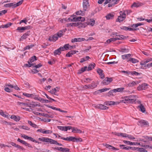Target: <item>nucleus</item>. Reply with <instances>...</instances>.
I'll return each mask as SVG.
<instances>
[{
	"instance_id": "1",
	"label": "nucleus",
	"mask_w": 152,
	"mask_h": 152,
	"mask_svg": "<svg viewBox=\"0 0 152 152\" xmlns=\"http://www.w3.org/2000/svg\"><path fill=\"white\" fill-rule=\"evenodd\" d=\"M134 95L126 96L123 98V99L120 101L121 102L125 104L132 103L135 101Z\"/></svg>"
},
{
	"instance_id": "2",
	"label": "nucleus",
	"mask_w": 152,
	"mask_h": 152,
	"mask_svg": "<svg viewBox=\"0 0 152 152\" xmlns=\"http://www.w3.org/2000/svg\"><path fill=\"white\" fill-rule=\"evenodd\" d=\"M152 61V58H147L141 61L140 62V64L142 67H144L145 69L148 68L146 66L147 64V63H148Z\"/></svg>"
},
{
	"instance_id": "3",
	"label": "nucleus",
	"mask_w": 152,
	"mask_h": 152,
	"mask_svg": "<svg viewBox=\"0 0 152 152\" xmlns=\"http://www.w3.org/2000/svg\"><path fill=\"white\" fill-rule=\"evenodd\" d=\"M120 15L116 20V21L120 23L125 19L126 16H125L124 14H123L122 11H120Z\"/></svg>"
},
{
	"instance_id": "4",
	"label": "nucleus",
	"mask_w": 152,
	"mask_h": 152,
	"mask_svg": "<svg viewBox=\"0 0 152 152\" xmlns=\"http://www.w3.org/2000/svg\"><path fill=\"white\" fill-rule=\"evenodd\" d=\"M113 80L111 77H106L102 82V83L104 85H106L109 84Z\"/></svg>"
},
{
	"instance_id": "5",
	"label": "nucleus",
	"mask_w": 152,
	"mask_h": 152,
	"mask_svg": "<svg viewBox=\"0 0 152 152\" xmlns=\"http://www.w3.org/2000/svg\"><path fill=\"white\" fill-rule=\"evenodd\" d=\"M83 10L84 11H87V9L89 7L88 2V0H83Z\"/></svg>"
},
{
	"instance_id": "6",
	"label": "nucleus",
	"mask_w": 152,
	"mask_h": 152,
	"mask_svg": "<svg viewBox=\"0 0 152 152\" xmlns=\"http://www.w3.org/2000/svg\"><path fill=\"white\" fill-rule=\"evenodd\" d=\"M69 141L73 142H81L82 141V139L81 138H76L73 137H69Z\"/></svg>"
},
{
	"instance_id": "7",
	"label": "nucleus",
	"mask_w": 152,
	"mask_h": 152,
	"mask_svg": "<svg viewBox=\"0 0 152 152\" xmlns=\"http://www.w3.org/2000/svg\"><path fill=\"white\" fill-rule=\"evenodd\" d=\"M148 85L147 84L143 83L139 86L137 87V88L139 91L145 90L148 88Z\"/></svg>"
},
{
	"instance_id": "8",
	"label": "nucleus",
	"mask_w": 152,
	"mask_h": 152,
	"mask_svg": "<svg viewBox=\"0 0 152 152\" xmlns=\"http://www.w3.org/2000/svg\"><path fill=\"white\" fill-rule=\"evenodd\" d=\"M31 27L30 26H27L25 27H18L17 30L20 31V32H22L23 31L28 30L31 29Z\"/></svg>"
},
{
	"instance_id": "9",
	"label": "nucleus",
	"mask_w": 152,
	"mask_h": 152,
	"mask_svg": "<svg viewBox=\"0 0 152 152\" xmlns=\"http://www.w3.org/2000/svg\"><path fill=\"white\" fill-rule=\"evenodd\" d=\"M17 140L18 142H20L26 146H28L29 148H33L31 145L30 144L28 143L25 141L21 140L20 138H18Z\"/></svg>"
},
{
	"instance_id": "10",
	"label": "nucleus",
	"mask_w": 152,
	"mask_h": 152,
	"mask_svg": "<svg viewBox=\"0 0 152 152\" xmlns=\"http://www.w3.org/2000/svg\"><path fill=\"white\" fill-rule=\"evenodd\" d=\"M17 140L18 142H20L26 146H28L29 148H33L31 145L30 144L28 143L25 141L21 140L20 138H18Z\"/></svg>"
},
{
	"instance_id": "11",
	"label": "nucleus",
	"mask_w": 152,
	"mask_h": 152,
	"mask_svg": "<svg viewBox=\"0 0 152 152\" xmlns=\"http://www.w3.org/2000/svg\"><path fill=\"white\" fill-rule=\"evenodd\" d=\"M95 107L96 108L103 110H106L108 108V107L107 106L101 104H98L95 106Z\"/></svg>"
},
{
	"instance_id": "12",
	"label": "nucleus",
	"mask_w": 152,
	"mask_h": 152,
	"mask_svg": "<svg viewBox=\"0 0 152 152\" xmlns=\"http://www.w3.org/2000/svg\"><path fill=\"white\" fill-rule=\"evenodd\" d=\"M22 137L25 139L29 140L31 141H32L33 142L37 143H39V142L37 141L34 139L33 138L31 137H28V136L26 135H22Z\"/></svg>"
},
{
	"instance_id": "13",
	"label": "nucleus",
	"mask_w": 152,
	"mask_h": 152,
	"mask_svg": "<svg viewBox=\"0 0 152 152\" xmlns=\"http://www.w3.org/2000/svg\"><path fill=\"white\" fill-rule=\"evenodd\" d=\"M76 15H71L69 18L68 19L65 18L64 19V21H66L67 22H75V17Z\"/></svg>"
},
{
	"instance_id": "14",
	"label": "nucleus",
	"mask_w": 152,
	"mask_h": 152,
	"mask_svg": "<svg viewBox=\"0 0 152 152\" xmlns=\"http://www.w3.org/2000/svg\"><path fill=\"white\" fill-rule=\"evenodd\" d=\"M30 31H28L26 33H24L20 37V41L26 39L27 37L30 35Z\"/></svg>"
},
{
	"instance_id": "15",
	"label": "nucleus",
	"mask_w": 152,
	"mask_h": 152,
	"mask_svg": "<svg viewBox=\"0 0 152 152\" xmlns=\"http://www.w3.org/2000/svg\"><path fill=\"white\" fill-rule=\"evenodd\" d=\"M60 89V88L58 87H57L56 88L52 89L51 90H50V91L49 92L51 93L52 94H54L55 95H58L57 94H56V93L59 91Z\"/></svg>"
},
{
	"instance_id": "16",
	"label": "nucleus",
	"mask_w": 152,
	"mask_h": 152,
	"mask_svg": "<svg viewBox=\"0 0 152 152\" xmlns=\"http://www.w3.org/2000/svg\"><path fill=\"white\" fill-rule=\"evenodd\" d=\"M66 28L63 29L58 32L56 34L58 37H60L63 35L64 33L66 31Z\"/></svg>"
},
{
	"instance_id": "17",
	"label": "nucleus",
	"mask_w": 152,
	"mask_h": 152,
	"mask_svg": "<svg viewBox=\"0 0 152 152\" xmlns=\"http://www.w3.org/2000/svg\"><path fill=\"white\" fill-rule=\"evenodd\" d=\"M78 52V51L72 50L69 51L68 53L66 55V56L67 57H70L72 56L73 54L76 53H77Z\"/></svg>"
},
{
	"instance_id": "18",
	"label": "nucleus",
	"mask_w": 152,
	"mask_h": 152,
	"mask_svg": "<svg viewBox=\"0 0 152 152\" xmlns=\"http://www.w3.org/2000/svg\"><path fill=\"white\" fill-rule=\"evenodd\" d=\"M58 37L56 34H55L52 37H50L49 40L50 41L55 42L58 39Z\"/></svg>"
},
{
	"instance_id": "19",
	"label": "nucleus",
	"mask_w": 152,
	"mask_h": 152,
	"mask_svg": "<svg viewBox=\"0 0 152 152\" xmlns=\"http://www.w3.org/2000/svg\"><path fill=\"white\" fill-rule=\"evenodd\" d=\"M10 118L16 122L19 121L20 120V117L19 116H16L14 115H12Z\"/></svg>"
},
{
	"instance_id": "20",
	"label": "nucleus",
	"mask_w": 152,
	"mask_h": 152,
	"mask_svg": "<svg viewBox=\"0 0 152 152\" xmlns=\"http://www.w3.org/2000/svg\"><path fill=\"white\" fill-rule=\"evenodd\" d=\"M117 36H116V37H115V40H117L124 39L126 38V37L123 35H119L118 33V34H117Z\"/></svg>"
},
{
	"instance_id": "21",
	"label": "nucleus",
	"mask_w": 152,
	"mask_h": 152,
	"mask_svg": "<svg viewBox=\"0 0 152 152\" xmlns=\"http://www.w3.org/2000/svg\"><path fill=\"white\" fill-rule=\"evenodd\" d=\"M46 142H49L51 144L56 145L57 142V141H56L55 140H54L49 138L47 137Z\"/></svg>"
},
{
	"instance_id": "22",
	"label": "nucleus",
	"mask_w": 152,
	"mask_h": 152,
	"mask_svg": "<svg viewBox=\"0 0 152 152\" xmlns=\"http://www.w3.org/2000/svg\"><path fill=\"white\" fill-rule=\"evenodd\" d=\"M127 62H130L134 64L137 63L138 62V61L135 58H132L131 57L129 58V59L127 61Z\"/></svg>"
},
{
	"instance_id": "23",
	"label": "nucleus",
	"mask_w": 152,
	"mask_h": 152,
	"mask_svg": "<svg viewBox=\"0 0 152 152\" xmlns=\"http://www.w3.org/2000/svg\"><path fill=\"white\" fill-rule=\"evenodd\" d=\"M137 107L139 108V110L142 113H145V109L144 106L142 104H140Z\"/></svg>"
},
{
	"instance_id": "24",
	"label": "nucleus",
	"mask_w": 152,
	"mask_h": 152,
	"mask_svg": "<svg viewBox=\"0 0 152 152\" xmlns=\"http://www.w3.org/2000/svg\"><path fill=\"white\" fill-rule=\"evenodd\" d=\"M97 71L98 74L101 76V78L103 79L104 78V75L103 74V71L100 69L99 68L97 70Z\"/></svg>"
},
{
	"instance_id": "25",
	"label": "nucleus",
	"mask_w": 152,
	"mask_h": 152,
	"mask_svg": "<svg viewBox=\"0 0 152 152\" xmlns=\"http://www.w3.org/2000/svg\"><path fill=\"white\" fill-rule=\"evenodd\" d=\"M132 55L131 54H128L122 55L121 56V57L124 60L126 59L127 60H128L129 59V58Z\"/></svg>"
},
{
	"instance_id": "26",
	"label": "nucleus",
	"mask_w": 152,
	"mask_h": 152,
	"mask_svg": "<svg viewBox=\"0 0 152 152\" xmlns=\"http://www.w3.org/2000/svg\"><path fill=\"white\" fill-rule=\"evenodd\" d=\"M139 123H140V125L142 126L143 125H148V122L144 120H142L139 121Z\"/></svg>"
},
{
	"instance_id": "27",
	"label": "nucleus",
	"mask_w": 152,
	"mask_h": 152,
	"mask_svg": "<svg viewBox=\"0 0 152 152\" xmlns=\"http://www.w3.org/2000/svg\"><path fill=\"white\" fill-rule=\"evenodd\" d=\"M85 20V19L83 17H82L81 16L76 17L75 16V22L80 21L81 22H83Z\"/></svg>"
},
{
	"instance_id": "28",
	"label": "nucleus",
	"mask_w": 152,
	"mask_h": 152,
	"mask_svg": "<svg viewBox=\"0 0 152 152\" xmlns=\"http://www.w3.org/2000/svg\"><path fill=\"white\" fill-rule=\"evenodd\" d=\"M138 83L137 81V83L136 82L133 81L131 83H130L126 85L127 86L129 87H133L136 85Z\"/></svg>"
},
{
	"instance_id": "29",
	"label": "nucleus",
	"mask_w": 152,
	"mask_h": 152,
	"mask_svg": "<svg viewBox=\"0 0 152 152\" xmlns=\"http://www.w3.org/2000/svg\"><path fill=\"white\" fill-rule=\"evenodd\" d=\"M36 57L35 56H34L32 57L28 61V64H32V62L34 61H35L36 60Z\"/></svg>"
},
{
	"instance_id": "30",
	"label": "nucleus",
	"mask_w": 152,
	"mask_h": 152,
	"mask_svg": "<svg viewBox=\"0 0 152 152\" xmlns=\"http://www.w3.org/2000/svg\"><path fill=\"white\" fill-rule=\"evenodd\" d=\"M58 149L59 151H61L62 152H69V151H70L69 149L66 148L59 147Z\"/></svg>"
},
{
	"instance_id": "31",
	"label": "nucleus",
	"mask_w": 152,
	"mask_h": 152,
	"mask_svg": "<svg viewBox=\"0 0 152 152\" xmlns=\"http://www.w3.org/2000/svg\"><path fill=\"white\" fill-rule=\"evenodd\" d=\"M29 101V100L26 99V102H18L17 103L18 105H20L21 104L25 106H26L28 107V102Z\"/></svg>"
},
{
	"instance_id": "32",
	"label": "nucleus",
	"mask_w": 152,
	"mask_h": 152,
	"mask_svg": "<svg viewBox=\"0 0 152 152\" xmlns=\"http://www.w3.org/2000/svg\"><path fill=\"white\" fill-rule=\"evenodd\" d=\"M124 89V88L122 87L114 89H113V92L115 93L116 92H122Z\"/></svg>"
},
{
	"instance_id": "33",
	"label": "nucleus",
	"mask_w": 152,
	"mask_h": 152,
	"mask_svg": "<svg viewBox=\"0 0 152 152\" xmlns=\"http://www.w3.org/2000/svg\"><path fill=\"white\" fill-rule=\"evenodd\" d=\"M95 66V64L94 63L93 64H91L89 65L88 67H87V70L88 71H89L92 70L93 69H94Z\"/></svg>"
},
{
	"instance_id": "34",
	"label": "nucleus",
	"mask_w": 152,
	"mask_h": 152,
	"mask_svg": "<svg viewBox=\"0 0 152 152\" xmlns=\"http://www.w3.org/2000/svg\"><path fill=\"white\" fill-rule=\"evenodd\" d=\"M114 17V15L113 14H109L106 16V18L107 20L113 19Z\"/></svg>"
},
{
	"instance_id": "35",
	"label": "nucleus",
	"mask_w": 152,
	"mask_h": 152,
	"mask_svg": "<svg viewBox=\"0 0 152 152\" xmlns=\"http://www.w3.org/2000/svg\"><path fill=\"white\" fill-rule=\"evenodd\" d=\"M79 25V23L77 22L67 24V26H77Z\"/></svg>"
},
{
	"instance_id": "36",
	"label": "nucleus",
	"mask_w": 152,
	"mask_h": 152,
	"mask_svg": "<svg viewBox=\"0 0 152 152\" xmlns=\"http://www.w3.org/2000/svg\"><path fill=\"white\" fill-rule=\"evenodd\" d=\"M91 89H93L95 88L97 86V85L94 82H92L91 84L89 85Z\"/></svg>"
},
{
	"instance_id": "37",
	"label": "nucleus",
	"mask_w": 152,
	"mask_h": 152,
	"mask_svg": "<svg viewBox=\"0 0 152 152\" xmlns=\"http://www.w3.org/2000/svg\"><path fill=\"white\" fill-rule=\"evenodd\" d=\"M12 25V23H9L5 25H3L0 26V28H7L10 27Z\"/></svg>"
},
{
	"instance_id": "38",
	"label": "nucleus",
	"mask_w": 152,
	"mask_h": 152,
	"mask_svg": "<svg viewBox=\"0 0 152 152\" xmlns=\"http://www.w3.org/2000/svg\"><path fill=\"white\" fill-rule=\"evenodd\" d=\"M58 128L62 131H66L67 130V129H66V126H57Z\"/></svg>"
},
{
	"instance_id": "39",
	"label": "nucleus",
	"mask_w": 152,
	"mask_h": 152,
	"mask_svg": "<svg viewBox=\"0 0 152 152\" xmlns=\"http://www.w3.org/2000/svg\"><path fill=\"white\" fill-rule=\"evenodd\" d=\"M142 4L139 3H134L131 6L132 7H137L141 6Z\"/></svg>"
},
{
	"instance_id": "40",
	"label": "nucleus",
	"mask_w": 152,
	"mask_h": 152,
	"mask_svg": "<svg viewBox=\"0 0 152 152\" xmlns=\"http://www.w3.org/2000/svg\"><path fill=\"white\" fill-rule=\"evenodd\" d=\"M132 12V11L130 10H124V12H122V13H123V14H124L126 16V15H129Z\"/></svg>"
},
{
	"instance_id": "41",
	"label": "nucleus",
	"mask_w": 152,
	"mask_h": 152,
	"mask_svg": "<svg viewBox=\"0 0 152 152\" xmlns=\"http://www.w3.org/2000/svg\"><path fill=\"white\" fill-rule=\"evenodd\" d=\"M120 147L121 149L128 150H129V146L126 147L125 145H120Z\"/></svg>"
},
{
	"instance_id": "42",
	"label": "nucleus",
	"mask_w": 152,
	"mask_h": 152,
	"mask_svg": "<svg viewBox=\"0 0 152 152\" xmlns=\"http://www.w3.org/2000/svg\"><path fill=\"white\" fill-rule=\"evenodd\" d=\"M72 132L80 133L82 132V131L76 128H73V129L72 130Z\"/></svg>"
},
{
	"instance_id": "43",
	"label": "nucleus",
	"mask_w": 152,
	"mask_h": 152,
	"mask_svg": "<svg viewBox=\"0 0 152 152\" xmlns=\"http://www.w3.org/2000/svg\"><path fill=\"white\" fill-rule=\"evenodd\" d=\"M143 24L141 23H137L135 24H133L132 25L131 27L133 28H136L138 27V26H140L143 25Z\"/></svg>"
},
{
	"instance_id": "44",
	"label": "nucleus",
	"mask_w": 152,
	"mask_h": 152,
	"mask_svg": "<svg viewBox=\"0 0 152 152\" xmlns=\"http://www.w3.org/2000/svg\"><path fill=\"white\" fill-rule=\"evenodd\" d=\"M85 11L83 10V11H82L81 10L78 11L76 12V14L77 15H81L83 16L85 13Z\"/></svg>"
},
{
	"instance_id": "45",
	"label": "nucleus",
	"mask_w": 152,
	"mask_h": 152,
	"mask_svg": "<svg viewBox=\"0 0 152 152\" xmlns=\"http://www.w3.org/2000/svg\"><path fill=\"white\" fill-rule=\"evenodd\" d=\"M87 67L86 66H85L84 68H81V69L80 70L78 71L77 73H78V74H81L82 73L84 72L86 70H87Z\"/></svg>"
},
{
	"instance_id": "46",
	"label": "nucleus",
	"mask_w": 152,
	"mask_h": 152,
	"mask_svg": "<svg viewBox=\"0 0 152 152\" xmlns=\"http://www.w3.org/2000/svg\"><path fill=\"white\" fill-rule=\"evenodd\" d=\"M28 123L33 127L36 128L37 127V125L34 123H33L31 121H28Z\"/></svg>"
},
{
	"instance_id": "47",
	"label": "nucleus",
	"mask_w": 152,
	"mask_h": 152,
	"mask_svg": "<svg viewBox=\"0 0 152 152\" xmlns=\"http://www.w3.org/2000/svg\"><path fill=\"white\" fill-rule=\"evenodd\" d=\"M129 73L131 74V75H135V76H138L140 75V73H139L138 72H137L135 71H132L131 72H130Z\"/></svg>"
},
{
	"instance_id": "48",
	"label": "nucleus",
	"mask_w": 152,
	"mask_h": 152,
	"mask_svg": "<svg viewBox=\"0 0 152 152\" xmlns=\"http://www.w3.org/2000/svg\"><path fill=\"white\" fill-rule=\"evenodd\" d=\"M81 88L83 90L87 89H91L89 85H85L84 86H82L81 87Z\"/></svg>"
},
{
	"instance_id": "49",
	"label": "nucleus",
	"mask_w": 152,
	"mask_h": 152,
	"mask_svg": "<svg viewBox=\"0 0 152 152\" xmlns=\"http://www.w3.org/2000/svg\"><path fill=\"white\" fill-rule=\"evenodd\" d=\"M32 103H34V102H32ZM37 104H31V102H28V107H34L37 106Z\"/></svg>"
},
{
	"instance_id": "50",
	"label": "nucleus",
	"mask_w": 152,
	"mask_h": 152,
	"mask_svg": "<svg viewBox=\"0 0 152 152\" xmlns=\"http://www.w3.org/2000/svg\"><path fill=\"white\" fill-rule=\"evenodd\" d=\"M61 53V52L58 49L55 50L54 52V54L55 56L59 55Z\"/></svg>"
},
{
	"instance_id": "51",
	"label": "nucleus",
	"mask_w": 152,
	"mask_h": 152,
	"mask_svg": "<svg viewBox=\"0 0 152 152\" xmlns=\"http://www.w3.org/2000/svg\"><path fill=\"white\" fill-rule=\"evenodd\" d=\"M52 131L50 130H45L43 129V132L42 133L44 134H50L52 133Z\"/></svg>"
},
{
	"instance_id": "52",
	"label": "nucleus",
	"mask_w": 152,
	"mask_h": 152,
	"mask_svg": "<svg viewBox=\"0 0 152 152\" xmlns=\"http://www.w3.org/2000/svg\"><path fill=\"white\" fill-rule=\"evenodd\" d=\"M137 151H139V152H147V151L146 150L143 148H140L137 147Z\"/></svg>"
},
{
	"instance_id": "53",
	"label": "nucleus",
	"mask_w": 152,
	"mask_h": 152,
	"mask_svg": "<svg viewBox=\"0 0 152 152\" xmlns=\"http://www.w3.org/2000/svg\"><path fill=\"white\" fill-rule=\"evenodd\" d=\"M34 46V45H28L24 48V50H29L33 47Z\"/></svg>"
},
{
	"instance_id": "54",
	"label": "nucleus",
	"mask_w": 152,
	"mask_h": 152,
	"mask_svg": "<svg viewBox=\"0 0 152 152\" xmlns=\"http://www.w3.org/2000/svg\"><path fill=\"white\" fill-rule=\"evenodd\" d=\"M116 40L115 38H113L107 40L106 41V42L107 43H110L112 42H114Z\"/></svg>"
},
{
	"instance_id": "55",
	"label": "nucleus",
	"mask_w": 152,
	"mask_h": 152,
	"mask_svg": "<svg viewBox=\"0 0 152 152\" xmlns=\"http://www.w3.org/2000/svg\"><path fill=\"white\" fill-rule=\"evenodd\" d=\"M79 23V25L77 26H78V28H85V25L84 24L82 23H81L78 22Z\"/></svg>"
},
{
	"instance_id": "56",
	"label": "nucleus",
	"mask_w": 152,
	"mask_h": 152,
	"mask_svg": "<svg viewBox=\"0 0 152 152\" xmlns=\"http://www.w3.org/2000/svg\"><path fill=\"white\" fill-rule=\"evenodd\" d=\"M47 137H42V138H39L38 139V140L41 141L42 142H47Z\"/></svg>"
},
{
	"instance_id": "57",
	"label": "nucleus",
	"mask_w": 152,
	"mask_h": 152,
	"mask_svg": "<svg viewBox=\"0 0 152 152\" xmlns=\"http://www.w3.org/2000/svg\"><path fill=\"white\" fill-rule=\"evenodd\" d=\"M123 142L125 144H126L129 145H132V142L126 140H124Z\"/></svg>"
},
{
	"instance_id": "58",
	"label": "nucleus",
	"mask_w": 152,
	"mask_h": 152,
	"mask_svg": "<svg viewBox=\"0 0 152 152\" xmlns=\"http://www.w3.org/2000/svg\"><path fill=\"white\" fill-rule=\"evenodd\" d=\"M7 12V10H5L0 11V16L5 14Z\"/></svg>"
},
{
	"instance_id": "59",
	"label": "nucleus",
	"mask_w": 152,
	"mask_h": 152,
	"mask_svg": "<svg viewBox=\"0 0 152 152\" xmlns=\"http://www.w3.org/2000/svg\"><path fill=\"white\" fill-rule=\"evenodd\" d=\"M63 47V48H64V49L66 50H67L69 48V44H66Z\"/></svg>"
},
{
	"instance_id": "60",
	"label": "nucleus",
	"mask_w": 152,
	"mask_h": 152,
	"mask_svg": "<svg viewBox=\"0 0 152 152\" xmlns=\"http://www.w3.org/2000/svg\"><path fill=\"white\" fill-rule=\"evenodd\" d=\"M110 89V88H104L99 89V90L100 91V93H102V92H104V91H106L107 90H109Z\"/></svg>"
},
{
	"instance_id": "61",
	"label": "nucleus",
	"mask_w": 152,
	"mask_h": 152,
	"mask_svg": "<svg viewBox=\"0 0 152 152\" xmlns=\"http://www.w3.org/2000/svg\"><path fill=\"white\" fill-rule=\"evenodd\" d=\"M109 105H115L117 104V102L111 101L109 102Z\"/></svg>"
},
{
	"instance_id": "62",
	"label": "nucleus",
	"mask_w": 152,
	"mask_h": 152,
	"mask_svg": "<svg viewBox=\"0 0 152 152\" xmlns=\"http://www.w3.org/2000/svg\"><path fill=\"white\" fill-rule=\"evenodd\" d=\"M34 64H35L30 63V64H25L24 66H25L28 67H29L32 66H34Z\"/></svg>"
},
{
	"instance_id": "63",
	"label": "nucleus",
	"mask_w": 152,
	"mask_h": 152,
	"mask_svg": "<svg viewBox=\"0 0 152 152\" xmlns=\"http://www.w3.org/2000/svg\"><path fill=\"white\" fill-rule=\"evenodd\" d=\"M142 137L144 138V139H145V140H146V142L147 141H151V139H150V138H151V137H149L148 136H143Z\"/></svg>"
},
{
	"instance_id": "64",
	"label": "nucleus",
	"mask_w": 152,
	"mask_h": 152,
	"mask_svg": "<svg viewBox=\"0 0 152 152\" xmlns=\"http://www.w3.org/2000/svg\"><path fill=\"white\" fill-rule=\"evenodd\" d=\"M78 42H81L85 40V39L83 38H77Z\"/></svg>"
}]
</instances>
